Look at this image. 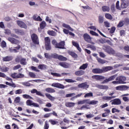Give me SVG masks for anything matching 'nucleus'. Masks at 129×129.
<instances>
[{
  "instance_id": "f257e3e1",
  "label": "nucleus",
  "mask_w": 129,
  "mask_h": 129,
  "mask_svg": "<svg viewBox=\"0 0 129 129\" xmlns=\"http://www.w3.org/2000/svg\"><path fill=\"white\" fill-rule=\"evenodd\" d=\"M115 80L112 82L113 84H125L126 78L123 76H120L116 77Z\"/></svg>"
},
{
  "instance_id": "f03ea898",
  "label": "nucleus",
  "mask_w": 129,
  "mask_h": 129,
  "mask_svg": "<svg viewBox=\"0 0 129 129\" xmlns=\"http://www.w3.org/2000/svg\"><path fill=\"white\" fill-rule=\"evenodd\" d=\"M102 49L106 53H108V54H112V55L115 54V51L108 45H103Z\"/></svg>"
},
{
  "instance_id": "7ed1b4c3",
  "label": "nucleus",
  "mask_w": 129,
  "mask_h": 129,
  "mask_svg": "<svg viewBox=\"0 0 129 129\" xmlns=\"http://www.w3.org/2000/svg\"><path fill=\"white\" fill-rule=\"evenodd\" d=\"M31 39L32 43L34 44V45H39L40 41H39V37L35 33H33L31 35Z\"/></svg>"
},
{
  "instance_id": "20e7f679",
  "label": "nucleus",
  "mask_w": 129,
  "mask_h": 129,
  "mask_svg": "<svg viewBox=\"0 0 129 129\" xmlns=\"http://www.w3.org/2000/svg\"><path fill=\"white\" fill-rule=\"evenodd\" d=\"M51 58H53V59H58L59 61H67V57L63 56V55H59L57 53L52 54Z\"/></svg>"
},
{
  "instance_id": "39448f33",
  "label": "nucleus",
  "mask_w": 129,
  "mask_h": 129,
  "mask_svg": "<svg viewBox=\"0 0 129 129\" xmlns=\"http://www.w3.org/2000/svg\"><path fill=\"white\" fill-rule=\"evenodd\" d=\"M129 6V1L126 0H121L120 8L121 9H126Z\"/></svg>"
},
{
  "instance_id": "423d86ee",
  "label": "nucleus",
  "mask_w": 129,
  "mask_h": 129,
  "mask_svg": "<svg viewBox=\"0 0 129 129\" xmlns=\"http://www.w3.org/2000/svg\"><path fill=\"white\" fill-rule=\"evenodd\" d=\"M117 77V75H114L113 76H111V77H109L108 79H106L104 80L102 83L103 84H104V83H107V82H109V81H112V80H114L115 78Z\"/></svg>"
},
{
  "instance_id": "0eeeda50",
  "label": "nucleus",
  "mask_w": 129,
  "mask_h": 129,
  "mask_svg": "<svg viewBox=\"0 0 129 129\" xmlns=\"http://www.w3.org/2000/svg\"><path fill=\"white\" fill-rule=\"evenodd\" d=\"M55 48L56 49H65V41H61L59 43H57Z\"/></svg>"
},
{
  "instance_id": "6e6552de",
  "label": "nucleus",
  "mask_w": 129,
  "mask_h": 129,
  "mask_svg": "<svg viewBox=\"0 0 129 129\" xmlns=\"http://www.w3.org/2000/svg\"><path fill=\"white\" fill-rule=\"evenodd\" d=\"M17 25H18L20 28H22L23 29H27L28 26H27V24L25 23V22L18 20L17 21Z\"/></svg>"
},
{
  "instance_id": "1a4fd4ad",
  "label": "nucleus",
  "mask_w": 129,
  "mask_h": 129,
  "mask_svg": "<svg viewBox=\"0 0 129 129\" xmlns=\"http://www.w3.org/2000/svg\"><path fill=\"white\" fill-rule=\"evenodd\" d=\"M128 87L125 85H121L117 86L115 88L116 90H118L119 91H123L124 90H126Z\"/></svg>"
},
{
  "instance_id": "9d476101",
  "label": "nucleus",
  "mask_w": 129,
  "mask_h": 129,
  "mask_svg": "<svg viewBox=\"0 0 129 129\" xmlns=\"http://www.w3.org/2000/svg\"><path fill=\"white\" fill-rule=\"evenodd\" d=\"M83 38L85 41H86V42H87L88 43H90L92 39L91 38V37L87 33H85L83 35Z\"/></svg>"
},
{
  "instance_id": "9b49d317",
  "label": "nucleus",
  "mask_w": 129,
  "mask_h": 129,
  "mask_svg": "<svg viewBox=\"0 0 129 129\" xmlns=\"http://www.w3.org/2000/svg\"><path fill=\"white\" fill-rule=\"evenodd\" d=\"M8 40L9 41V42H11V44H19L20 43V41L16 39V38H13V37H8Z\"/></svg>"
},
{
  "instance_id": "f8f14e48",
  "label": "nucleus",
  "mask_w": 129,
  "mask_h": 129,
  "mask_svg": "<svg viewBox=\"0 0 129 129\" xmlns=\"http://www.w3.org/2000/svg\"><path fill=\"white\" fill-rule=\"evenodd\" d=\"M112 101L111 104L112 105H119L121 104V101H120V99L116 98L114 99V100L111 101Z\"/></svg>"
},
{
  "instance_id": "ddd939ff",
  "label": "nucleus",
  "mask_w": 129,
  "mask_h": 129,
  "mask_svg": "<svg viewBox=\"0 0 129 129\" xmlns=\"http://www.w3.org/2000/svg\"><path fill=\"white\" fill-rule=\"evenodd\" d=\"M51 86H53V87H56V88H60V89H64L65 88L64 85L58 83H53Z\"/></svg>"
},
{
  "instance_id": "4468645a",
  "label": "nucleus",
  "mask_w": 129,
  "mask_h": 129,
  "mask_svg": "<svg viewBox=\"0 0 129 129\" xmlns=\"http://www.w3.org/2000/svg\"><path fill=\"white\" fill-rule=\"evenodd\" d=\"M104 113L102 114V117H106V116H108L109 114L110 113V109L108 108L104 109Z\"/></svg>"
},
{
  "instance_id": "2eb2a0df",
  "label": "nucleus",
  "mask_w": 129,
  "mask_h": 129,
  "mask_svg": "<svg viewBox=\"0 0 129 129\" xmlns=\"http://www.w3.org/2000/svg\"><path fill=\"white\" fill-rule=\"evenodd\" d=\"M92 72L94 74H102V73H103V71H102V69L96 68L93 69Z\"/></svg>"
},
{
  "instance_id": "dca6fc26",
  "label": "nucleus",
  "mask_w": 129,
  "mask_h": 129,
  "mask_svg": "<svg viewBox=\"0 0 129 129\" xmlns=\"http://www.w3.org/2000/svg\"><path fill=\"white\" fill-rule=\"evenodd\" d=\"M112 69H113V67L110 66L104 67L102 68L103 73L108 72V71H110V70H112Z\"/></svg>"
},
{
  "instance_id": "f3484780",
  "label": "nucleus",
  "mask_w": 129,
  "mask_h": 129,
  "mask_svg": "<svg viewBox=\"0 0 129 129\" xmlns=\"http://www.w3.org/2000/svg\"><path fill=\"white\" fill-rule=\"evenodd\" d=\"M12 60H13V57L12 56H6L3 57L2 58L3 62H10V61H12Z\"/></svg>"
},
{
  "instance_id": "a211bd4d",
  "label": "nucleus",
  "mask_w": 129,
  "mask_h": 129,
  "mask_svg": "<svg viewBox=\"0 0 129 129\" xmlns=\"http://www.w3.org/2000/svg\"><path fill=\"white\" fill-rule=\"evenodd\" d=\"M84 74H85V71H84L82 70H79L78 71H76L75 72V75L76 76H82L84 75Z\"/></svg>"
},
{
  "instance_id": "6ab92c4d",
  "label": "nucleus",
  "mask_w": 129,
  "mask_h": 129,
  "mask_svg": "<svg viewBox=\"0 0 129 129\" xmlns=\"http://www.w3.org/2000/svg\"><path fill=\"white\" fill-rule=\"evenodd\" d=\"M79 88H88L89 85H87V82L83 83L78 85Z\"/></svg>"
},
{
  "instance_id": "aec40b11",
  "label": "nucleus",
  "mask_w": 129,
  "mask_h": 129,
  "mask_svg": "<svg viewBox=\"0 0 129 129\" xmlns=\"http://www.w3.org/2000/svg\"><path fill=\"white\" fill-rule=\"evenodd\" d=\"M14 30L16 34H18V35H21V36H24V35H25V32L23 30L16 29Z\"/></svg>"
},
{
  "instance_id": "412c9836",
  "label": "nucleus",
  "mask_w": 129,
  "mask_h": 129,
  "mask_svg": "<svg viewBox=\"0 0 129 129\" xmlns=\"http://www.w3.org/2000/svg\"><path fill=\"white\" fill-rule=\"evenodd\" d=\"M59 65L63 68H69V63L67 62H60L59 63Z\"/></svg>"
},
{
  "instance_id": "4be33fe9",
  "label": "nucleus",
  "mask_w": 129,
  "mask_h": 129,
  "mask_svg": "<svg viewBox=\"0 0 129 129\" xmlns=\"http://www.w3.org/2000/svg\"><path fill=\"white\" fill-rule=\"evenodd\" d=\"M68 54H69L70 55V56H72V57H73V58H78V55H77V54H76V53L73 52V51H68Z\"/></svg>"
},
{
  "instance_id": "5701e85b",
  "label": "nucleus",
  "mask_w": 129,
  "mask_h": 129,
  "mask_svg": "<svg viewBox=\"0 0 129 129\" xmlns=\"http://www.w3.org/2000/svg\"><path fill=\"white\" fill-rule=\"evenodd\" d=\"M33 81H34V82H37V80H30L28 82L22 83V84L24 86L30 87V86H31V84L29 82H33Z\"/></svg>"
},
{
  "instance_id": "b1692460",
  "label": "nucleus",
  "mask_w": 129,
  "mask_h": 129,
  "mask_svg": "<svg viewBox=\"0 0 129 129\" xmlns=\"http://www.w3.org/2000/svg\"><path fill=\"white\" fill-rule=\"evenodd\" d=\"M45 91L48 92V93H54L56 92V90L53 88H47L45 89Z\"/></svg>"
},
{
  "instance_id": "393cba45",
  "label": "nucleus",
  "mask_w": 129,
  "mask_h": 129,
  "mask_svg": "<svg viewBox=\"0 0 129 129\" xmlns=\"http://www.w3.org/2000/svg\"><path fill=\"white\" fill-rule=\"evenodd\" d=\"M47 34L49 35V36H52V37H56V36H57V33L53 30H49L47 32Z\"/></svg>"
},
{
  "instance_id": "a878e982",
  "label": "nucleus",
  "mask_w": 129,
  "mask_h": 129,
  "mask_svg": "<svg viewBox=\"0 0 129 129\" xmlns=\"http://www.w3.org/2000/svg\"><path fill=\"white\" fill-rule=\"evenodd\" d=\"M44 41L45 45H50L51 44V40L50 39V37H45Z\"/></svg>"
},
{
  "instance_id": "bb28decb",
  "label": "nucleus",
  "mask_w": 129,
  "mask_h": 129,
  "mask_svg": "<svg viewBox=\"0 0 129 129\" xmlns=\"http://www.w3.org/2000/svg\"><path fill=\"white\" fill-rule=\"evenodd\" d=\"M87 67H88V63H84L80 67L79 70H85V69H86V68H87Z\"/></svg>"
},
{
  "instance_id": "cd10ccee",
  "label": "nucleus",
  "mask_w": 129,
  "mask_h": 129,
  "mask_svg": "<svg viewBox=\"0 0 129 129\" xmlns=\"http://www.w3.org/2000/svg\"><path fill=\"white\" fill-rule=\"evenodd\" d=\"M75 106V103L71 102H68L66 103V106L67 107H73V106Z\"/></svg>"
},
{
  "instance_id": "c85d7f7f",
  "label": "nucleus",
  "mask_w": 129,
  "mask_h": 129,
  "mask_svg": "<svg viewBox=\"0 0 129 129\" xmlns=\"http://www.w3.org/2000/svg\"><path fill=\"white\" fill-rule=\"evenodd\" d=\"M112 98H115V96H104L103 97V99L104 100H107V101H109V100H111Z\"/></svg>"
},
{
  "instance_id": "c756f323",
  "label": "nucleus",
  "mask_w": 129,
  "mask_h": 129,
  "mask_svg": "<svg viewBox=\"0 0 129 129\" xmlns=\"http://www.w3.org/2000/svg\"><path fill=\"white\" fill-rule=\"evenodd\" d=\"M62 27H63V28H66V29H68V30H70V31H71L72 32H73V31H74V29L71 28L70 25H67L65 23H63L62 24Z\"/></svg>"
},
{
  "instance_id": "7c9ffc66",
  "label": "nucleus",
  "mask_w": 129,
  "mask_h": 129,
  "mask_svg": "<svg viewBox=\"0 0 129 129\" xmlns=\"http://www.w3.org/2000/svg\"><path fill=\"white\" fill-rule=\"evenodd\" d=\"M105 18H106V19H107V20H112V19H113L112 15H111L109 13L105 14Z\"/></svg>"
},
{
  "instance_id": "2f4dec72",
  "label": "nucleus",
  "mask_w": 129,
  "mask_h": 129,
  "mask_svg": "<svg viewBox=\"0 0 129 129\" xmlns=\"http://www.w3.org/2000/svg\"><path fill=\"white\" fill-rule=\"evenodd\" d=\"M38 69H40V70H46L47 69V66L45 64H39L38 66Z\"/></svg>"
},
{
  "instance_id": "473e14b6",
  "label": "nucleus",
  "mask_w": 129,
  "mask_h": 129,
  "mask_svg": "<svg viewBox=\"0 0 129 129\" xmlns=\"http://www.w3.org/2000/svg\"><path fill=\"white\" fill-rule=\"evenodd\" d=\"M102 10L103 12H109V11H110V9L108 6H102Z\"/></svg>"
},
{
  "instance_id": "72a5a7b5",
  "label": "nucleus",
  "mask_w": 129,
  "mask_h": 129,
  "mask_svg": "<svg viewBox=\"0 0 129 129\" xmlns=\"http://www.w3.org/2000/svg\"><path fill=\"white\" fill-rule=\"evenodd\" d=\"M47 24L46 23V22L42 21L40 24V28L41 30H43V29H44V28L46 27Z\"/></svg>"
},
{
  "instance_id": "f704fd0d",
  "label": "nucleus",
  "mask_w": 129,
  "mask_h": 129,
  "mask_svg": "<svg viewBox=\"0 0 129 129\" xmlns=\"http://www.w3.org/2000/svg\"><path fill=\"white\" fill-rule=\"evenodd\" d=\"M98 22H99V24H102V23H103V22H104V18L103 17V16H102L101 15L99 16Z\"/></svg>"
},
{
  "instance_id": "c9c22d12",
  "label": "nucleus",
  "mask_w": 129,
  "mask_h": 129,
  "mask_svg": "<svg viewBox=\"0 0 129 129\" xmlns=\"http://www.w3.org/2000/svg\"><path fill=\"white\" fill-rule=\"evenodd\" d=\"M6 85H9V86H11V87H13L14 88L17 87V85H16L15 83L13 82V81L12 83H9V82H6Z\"/></svg>"
},
{
  "instance_id": "e433bc0d",
  "label": "nucleus",
  "mask_w": 129,
  "mask_h": 129,
  "mask_svg": "<svg viewBox=\"0 0 129 129\" xmlns=\"http://www.w3.org/2000/svg\"><path fill=\"white\" fill-rule=\"evenodd\" d=\"M97 60L98 62V63H100V64H105L106 63V61L104 59H102L100 58H97Z\"/></svg>"
},
{
  "instance_id": "4c0bfd02",
  "label": "nucleus",
  "mask_w": 129,
  "mask_h": 129,
  "mask_svg": "<svg viewBox=\"0 0 129 129\" xmlns=\"http://www.w3.org/2000/svg\"><path fill=\"white\" fill-rule=\"evenodd\" d=\"M87 103L91 105H95V104H97V103H98V101L92 100L91 101H89Z\"/></svg>"
},
{
  "instance_id": "58836bf2",
  "label": "nucleus",
  "mask_w": 129,
  "mask_h": 129,
  "mask_svg": "<svg viewBox=\"0 0 129 129\" xmlns=\"http://www.w3.org/2000/svg\"><path fill=\"white\" fill-rule=\"evenodd\" d=\"M22 97L25 99H33V97L28 94H24L22 95Z\"/></svg>"
},
{
  "instance_id": "ea45409f",
  "label": "nucleus",
  "mask_w": 129,
  "mask_h": 129,
  "mask_svg": "<svg viewBox=\"0 0 129 129\" xmlns=\"http://www.w3.org/2000/svg\"><path fill=\"white\" fill-rule=\"evenodd\" d=\"M98 87L100 89H108V86L105 85H99Z\"/></svg>"
},
{
  "instance_id": "a19ab883",
  "label": "nucleus",
  "mask_w": 129,
  "mask_h": 129,
  "mask_svg": "<svg viewBox=\"0 0 129 129\" xmlns=\"http://www.w3.org/2000/svg\"><path fill=\"white\" fill-rule=\"evenodd\" d=\"M33 101L31 100H27L26 101V105L28 106H32V105H33Z\"/></svg>"
},
{
  "instance_id": "79ce46f5",
  "label": "nucleus",
  "mask_w": 129,
  "mask_h": 129,
  "mask_svg": "<svg viewBox=\"0 0 129 129\" xmlns=\"http://www.w3.org/2000/svg\"><path fill=\"white\" fill-rule=\"evenodd\" d=\"M9 68L8 67H3L1 68V71L2 72H8L9 71Z\"/></svg>"
},
{
  "instance_id": "37998d69",
  "label": "nucleus",
  "mask_w": 129,
  "mask_h": 129,
  "mask_svg": "<svg viewBox=\"0 0 129 129\" xmlns=\"http://www.w3.org/2000/svg\"><path fill=\"white\" fill-rule=\"evenodd\" d=\"M20 63L22 65H27V61H26V58H23L20 60Z\"/></svg>"
},
{
  "instance_id": "c03bdc74",
  "label": "nucleus",
  "mask_w": 129,
  "mask_h": 129,
  "mask_svg": "<svg viewBox=\"0 0 129 129\" xmlns=\"http://www.w3.org/2000/svg\"><path fill=\"white\" fill-rule=\"evenodd\" d=\"M45 96L48 98V99H50V100H54V97L50 95V94L46 93Z\"/></svg>"
},
{
  "instance_id": "a18cd8bd",
  "label": "nucleus",
  "mask_w": 129,
  "mask_h": 129,
  "mask_svg": "<svg viewBox=\"0 0 129 129\" xmlns=\"http://www.w3.org/2000/svg\"><path fill=\"white\" fill-rule=\"evenodd\" d=\"M92 96H93V93H92V92H90V93H86L84 97H85V98H86V97H92Z\"/></svg>"
},
{
  "instance_id": "49530a36",
  "label": "nucleus",
  "mask_w": 129,
  "mask_h": 129,
  "mask_svg": "<svg viewBox=\"0 0 129 129\" xmlns=\"http://www.w3.org/2000/svg\"><path fill=\"white\" fill-rule=\"evenodd\" d=\"M11 77H12V78H13V79H17L18 74L16 73H14L13 74H12L11 75Z\"/></svg>"
},
{
  "instance_id": "de8ad7c7",
  "label": "nucleus",
  "mask_w": 129,
  "mask_h": 129,
  "mask_svg": "<svg viewBox=\"0 0 129 129\" xmlns=\"http://www.w3.org/2000/svg\"><path fill=\"white\" fill-rule=\"evenodd\" d=\"M28 75L31 78H36V75L33 72H30Z\"/></svg>"
},
{
  "instance_id": "09e8293b",
  "label": "nucleus",
  "mask_w": 129,
  "mask_h": 129,
  "mask_svg": "<svg viewBox=\"0 0 129 129\" xmlns=\"http://www.w3.org/2000/svg\"><path fill=\"white\" fill-rule=\"evenodd\" d=\"M48 121L49 122H50L51 124H52V125L57 124V123H58V122L57 121H55L52 119H49Z\"/></svg>"
},
{
  "instance_id": "8fccbe9b",
  "label": "nucleus",
  "mask_w": 129,
  "mask_h": 129,
  "mask_svg": "<svg viewBox=\"0 0 129 129\" xmlns=\"http://www.w3.org/2000/svg\"><path fill=\"white\" fill-rule=\"evenodd\" d=\"M115 112L119 113V112H120V110H119L115 108H112V113H115Z\"/></svg>"
},
{
  "instance_id": "3c124183",
  "label": "nucleus",
  "mask_w": 129,
  "mask_h": 129,
  "mask_svg": "<svg viewBox=\"0 0 129 129\" xmlns=\"http://www.w3.org/2000/svg\"><path fill=\"white\" fill-rule=\"evenodd\" d=\"M49 123H48V121H45L44 123V129H49Z\"/></svg>"
},
{
  "instance_id": "603ef678",
  "label": "nucleus",
  "mask_w": 129,
  "mask_h": 129,
  "mask_svg": "<svg viewBox=\"0 0 129 129\" xmlns=\"http://www.w3.org/2000/svg\"><path fill=\"white\" fill-rule=\"evenodd\" d=\"M116 9L117 10H121L120 6L119 7V1H117L116 3Z\"/></svg>"
},
{
  "instance_id": "864d4df0",
  "label": "nucleus",
  "mask_w": 129,
  "mask_h": 129,
  "mask_svg": "<svg viewBox=\"0 0 129 129\" xmlns=\"http://www.w3.org/2000/svg\"><path fill=\"white\" fill-rule=\"evenodd\" d=\"M90 34H91V35H92V36H96V37H98V34L92 30H91L90 31Z\"/></svg>"
},
{
  "instance_id": "5fc2aeb1",
  "label": "nucleus",
  "mask_w": 129,
  "mask_h": 129,
  "mask_svg": "<svg viewBox=\"0 0 129 129\" xmlns=\"http://www.w3.org/2000/svg\"><path fill=\"white\" fill-rule=\"evenodd\" d=\"M87 101H88V100H81L78 102V104H84V103L87 102Z\"/></svg>"
},
{
  "instance_id": "6e6d98bb",
  "label": "nucleus",
  "mask_w": 129,
  "mask_h": 129,
  "mask_svg": "<svg viewBox=\"0 0 129 129\" xmlns=\"http://www.w3.org/2000/svg\"><path fill=\"white\" fill-rule=\"evenodd\" d=\"M45 49L47 51H50L51 50V45L50 44H45Z\"/></svg>"
},
{
  "instance_id": "4d7b16f0",
  "label": "nucleus",
  "mask_w": 129,
  "mask_h": 129,
  "mask_svg": "<svg viewBox=\"0 0 129 129\" xmlns=\"http://www.w3.org/2000/svg\"><path fill=\"white\" fill-rule=\"evenodd\" d=\"M23 93V90L20 89L15 91V94H22Z\"/></svg>"
},
{
  "instance_id": "13d9d810",
  "label": "nucleus",
  "mask_w": 129,
  "mask_h": 129,
  "mask_svg": "<svg viewBox=\"0 0 129 129\" xmlns=\"http://www.w3.org/2000/svg\"><path fill=\"white\" fill-rule=\"evenodd\" d=\"M123 21H119V23L117 26V28H121V27H123Z\"/></svg>"
},
{
  "instance_id": "bf43d9fd",
  "label": "nucleus",
  "mask_w": 129,
  "mask_h": 129,
  "mask_svg": "<svg viewBox=\"0 0 129 129\" xmlns=\"http://www.w3.org/2000/svg\"><path fill=\"white\" fill-rule=\"evenodd\" d=\"M33 18L35 21H39V22H42V18L40 16H38L37 18L36 16H33Z\"/></svg>"
},
{
  "instance_id": "052dcab7",
  "label": "nucleus",
  "mask_w": 129,
  "mask_h": 129,
  "mask_svg": "<svg viewBox=\"0 0 129 129\" xmlns=\"http://www.w3.org/2000/svg\"><path fill=\"white\" fill-rule=\"evenodd\" d=\"M51 75H52V76H56V77H61V75H60V74L57 73H51Z\"/></svg>"
},
{
  "instance_id": "680f3d73",
  "label": "nucleus",
  "mask_w": 129,
  "mask_h": 129,
  "mask_svg": "<svg viewBox=\"0 0 129 129\" xmlns=\"http://www.w3.org/2000/svg\"><path fill=\"white\" fill-rule=\"evenodd\" d=\"M119 33L121 37H122V36H125V31L124 30H120Z\"/></svg>"
},
{
  "instance_id": "e2e57ef3",
  "label": "nucleus",
  "mask_w": 129,
  "mask_h": 129,
  "mask_svg": "<svg viewBox=\"0 0 129 129\" xmlns=\"http://www.w3.org/2000/svg\"><path fill=\"white\" fill-rule=\"evenodd\" d=\"M1 46L2 48H6L7 47V42L3 40L1 43Z\"/></svg>"
},
{
  "instance_id": "0e129e2a",
  "label": "nucleus",
  "mask_w": 129,
  "mask_h": 129,
  "mask_svg": "<svg viewBox=\"0 0 129 129\" xmlns=\"http://www.w3.org/2000/svg\"><path fill=\"white\" fill-rule=\"evenodd\" d=\"M75 95H76V94L74 93H70V94H67L66 95V98L72 97V96H74Z\"/></svg>"
},
{
  "instance_id": "69168bd1",
  "label": "nucleus",
  "mask_w": 129,
  "mask_h": 129,
  "mask_svg": "<svg viewBox=\"0 0 129 129\" xmlns=\"http://www.w3.org/2000/svg\"><path fill=\"white\" fill-rule=\"evenodd\" d=\"M25 77V75L24 74L19 73L17 74V79H19V78H24Z\"/></svg>"
},
{
  "instance_id": "338daca9",
  "label": "nucleus",
  "mask_w": 129,
  "mask_h": 129,
  "mask_svg": "<svg viewBox=\"0 0 129 129\" xmlns=\"http://www.w3.org/2000/svg\"><path fill=\"white\" fill-rule=\"evenodd\" d=\"M15 103H19L21 101V98L20 97H17L14 100Z\"/></svg>"
},
{
  "instance_id": "774afa93",
  "label": "nucleus",
  "mask_w": 129,
  "mask_h": 129,
  "mask_svg": "<svg viewBox=\"0 0 129 129\" xmlns=\"http://www.w3.org/2000/svg\"><path fill=\"white\" fill-rule=\"evenodd\" d=\"M123 49L125 51H126V52H129V46L128 45H126V46H124Z\"/></svg>"
}]
</instances>
